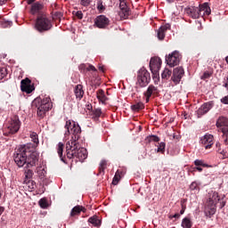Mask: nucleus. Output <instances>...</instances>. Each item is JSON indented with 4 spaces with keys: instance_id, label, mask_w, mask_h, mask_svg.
Instances as JSON below:
<instances>
[{
    "instance_id": "38",
    "label": "nucleus",
    "mask_w": 228,
    "mask_h": 228,
    "mask_svg": "<svg viewBox=\"0 0 228 228\" xmlns=\"http://www.w3.org/2000/svg\"><path fill=\"white\" fill-rule=\"evenodd\" d=\"M146 142H159L158 135H149L146 138Z\"/></svg>"
},
{
    "instance_id": "35",
    "label": "nucleus",
    "mask_w": 228,
    "mask_h": 228,
    "mask_svg": "<svg viewBox=\"0 0 228 228\" xmlns=\"http://www.w3.org/2000/svg\"><path fill=\"white\" fill-rule=\"evenodd\" d=\"M79 69H86L87 71H90V70H93V72H97V69H95L94 67V65H89L87 68H86V65L85 64H81Z\"/></svg>"
},
{
    "instance_id": "42",
    "label": "nucleus",
    "mask_w": 228,
    "mask_h": 228,
    "mask_svg": "<svg viewBox=\"0 0 228 228\" xmlns=\"http://www.w3.org/2000/svg\"><path fill=\"white\" fill-rule=\"evenodd\" d=\"M184 211H186V207L182 206V209L180 210V214L173 215V218H179V216H181V215H184Z\"/></svg>"
},
{
    "instance_id": "34",
    "label": "nucleus",
    "mask_w": 228,
    "mask_h": 228,
    "mask_svg": "<svg viewBox=\"0 0 228 228\" xmlns=\"http://www.w3.org/2000/svg\"><path fill=\"white\" fill-rule=\"evenodd\" d=\"M162 79H168L172 76V71L168 69H165L161 74Z\"/></svg>"
},
{
    "instance_id": "11",
    "label": "nucleus",
    "mask_w": 228,
    "mask_h": 228,
    "mask_svg": "<svg viewBox=\"0 0 228 228\" xmlns=\"http://www.w3.org/2000/svg\"><path fill=\"white\" fill-rule=\"evenodd\" d=\"M20 90L21 92H25V94H31L35 90V86L31 84L29 78H25L20 82Z\"/></svg>"
},
{
    "instance_id": "24",
    "label": "nucleus",
    "mask_w": 228,
    "mask_h": 228,
    "mask_svg": "<svg viewBox=\"0 0 228 228\" xmlns=\"http://www.w3.org/2000/svg\"><path fill=\"white\" fill-rule=\"evenodd\" d=\"M97 99L104 104L106 101H108V97H106V94H104V90L99 89L96 93Z\"/></svg>"
},
{
    "instance_id": "23",
    "label": "nucleus",
    "mask_w": 228,
    "mask_h": 228,
    "mask_svg": "<svg viewBox=\"0 0 228 228\" xmlns=\"http://www.w3.org/2000/svg\"><path fill=\"white\" fill-rule=\"evenodd\" d=\"M30 138H31L33 143H32V142H28V143H30V145H34L33 152H36V151H35V149H37V146L38 143H39V141H38V134H37V133H35V132H32V133L30 134Z\"/></svg>"
},
{
    "instance_id": "53",
    "label": "nucleus",
    "mask_w": 228,
    "mask_h": 228,
    "mask_svg": "<svg viewBox=\"0 0 228 228\" xmlns=\"http://www.w3.org/2000/svg\"><path fill=\"white\" fill-rule=\"evenodd\" d=\"M27 3H28V4H34L35 0H28Z\"/></svg>"
},
{
    "instance_id": "25",
    "label": "nucleus",
    "mask_w": 228,
    "mask_h": 228,
    "mask_svg": "<svg viewBox=\"0 0 228 228\" xmlns=\"http://www.w3.org/2000/svg\"><path fill=\"white\" fill-rule=\"evenodd\" d=\"M89 224H92L94 227H99L101 225V220L97 216H91L88 219Z\"/></svg>"
},
{
    "instance_id": "50",
    "label": "nucleus",
    "mask_w": 228,
    "mask_h": 228,
    "mask_svg": "<svg viewBox=\"0 0 228 228\" xmlns=\"http://www.w3.org/2000/svg\"><path fill=\"white\" fill-rule=\"evenodd\" d=\"M194 170H198V172H202V167H200V166H197L196 167H194Z\"/></svg>"
},
{
    "instance_id": "37",
    "label": "nucleus",
    "mask_w": 228,
    "mask_h": 228,
    "mask_svg": "<svg viewBox=\"0 0 228 228\" xmlns=\"http://www.w3.org/2000/svg\"><path fill=\"white\" fill-rule=\"evenodd\" d=\"M222 133L224 138V143L228 145V128H222Z\"/></svg>"
},
{
    "instance_id": "13",
    "label": "nucleus",
    "mask_w": 228,
    "mask_h": 228,
    "mask_svg": "<svg viewBox=\"0 0 228 228\" xmlns=\"http://www.w3.org/2000/svg\"><path fill=\"white\" fill-rule=\"evenodd\" d=\"M94 24L97 28H104L110 24V20L104 15H100L95 19Z\"/></svg>"
},
{
    "instance_id": "32",
    "label": "nucleus",
    "mask_w": 228,
    "mask_h": 228,
    "mask_svg": "<svg viewBox=\"0 0 228 228\" xmlns=\"http://www.w3.org/2000/svg\"><path fill=\"white\" fill-rule=\"evenodd\" d=\"M108 165V162L104 159H102L100 162V166H99V173L100 174H104V170H106V166Z\"/></svg>"
},
{
    "instance_id": "21",
    "label": "nucleus",
    "mask_w": 228,
    "mask_h": 228,
    "mask_svg": "<svg viewBox=\"0 0 228 228\" xmlns=\"http://www.w3.org/2000/svg\"><path fill=\"white\" fill-rule=\"evenodd\" d=\"M216 126V127H228V118L224 116L219 117Z\"/></svg>"
},
{
    "instance_id": "1",
    "label": "nucleus",
    "mask_w": 228,
    "mask_h": 228,
    "mask_svg": "<svg viewBox=\"0 0 228 228\" xmlns=\"http://www.w3.org/2000/svg\"><path fill=\"white\" fill-rule=\"evenodd\" d=\"M65 136L71 134V139L66 143L67 158L72 159L76 158L78 161H85L88 158V152L85 148H79L77 140L81 138V126L72 120L66 121L65 124Z\"/></svg>"
},
{
    "instance_id": "60",
    "label": "nucleus",
    "mask_w": 228,
    "mask_h": 228,
    "mask_svg": "<svg viewBox=\"0 0 228 228\" xmlns=\"http://www.w3.org/2000/svg\"><path fill=\"white\" fill-rule=\"evenodd\" d=\"M169 218H172V215H169Z\"/></svg>"
},
{
    "instance_id": "43",
    "label": "nucleus",
    "mask_w": 228,
    "mask_h": 228,
    "mask_svg": "<svg viewBox=\"0 0 228 228\" xmlns=\"http://www.w3.org/2000/svg\"><path fill=\"white\" fill-rule=\"evenodd\" d=\"M166 63L169 67H172V53H169L168 55L166 56Z\"/></svg>"
},
{
    "instance_id": "30",
    "label": "nucleus",
    "mask_w": 228,
    "mask_h": 228,
    "mask_svg": "<svg viewBox=\"0 0 228 228\" xmlns=\"http://www.w3.org/2000/svg\"><path fill=\"white\" fill-rule=\"evenodd\" d=\"M199 183L197 182H192L190 185V190H191V191H194L195 193L200 191V187H199Z\"/></svg>"
},
{
    "instance_id": "49",
    "label": "nucleus",
    "mask_w": 228,
    "mask_h": 228,
    "mask_svg": "<svg viewBox=\"0 0 228 228\" xmlns=\"http://www.w3.org/2000/svg\"><path fill=\"white\" fill-rule=\"evenodd\" d=\"M173 139L174 140H181V135L180 134H173Z\"/></svg>"
},
{
    "instance_id": "20",
    "label": "nucleus",
    "mask_w": 228,
    "mask_h": 228,
    "mask_svg": "<svg viewBox=\"0 0 228 228\" xmlns=\"http://www.w3.org/2000/svg\"><path fill=\"white\" fill-rule=\"evenodd\" d=\"M74 94L76 95V99L81 101L83 99V95H85V91L83 90V85H77L74 88Z\"/></svg>"
},
{
    "instance_id": "47",
    "label": "nucleus",
    "mask_w": 228,
    "mask_h": 228,
    "mask_svg": "<svg viewBox=\"0 0 228 228\" xmlns=\"http://www.w3.org/2000/svg\"><path fill=\"white\" fill-rule=\"evenodd\" d=\"M221 102H222L223 104H228V95L223 97V98L221 99Z\"/></svg>"
},
{
    "instance_id": "12",
    "label": "nucleus",
    "mask_w": 228,
    "mask_h": 228,
    "mask_svg": "<svg viewBox=\"0 0 228 228\" xmlns=\"http://www.w3.org/2000/svg\"><path fill=\"white\" fill-rule=\"evenodd\" d=\"M212 109H213V102L203 103L197 110L198 118H200V117L206 115V113H208L209 110Z\"/></svg>"
},
{
    "instance_id": "41",
    "label": "nucleus",
    "mask_w": 228,
    "mask_h": 228,
    "mask_svg": "<svg viewBox=\"0 0 228 228\" xmlns=\"http://www.w3.org/2000/svg\"><path fill=\"white\" fill-rule=\"evenodd\" d=\"M118 181H120V175H118V172H117L113 180H112V184L114 186H117V184H118Z\"/></svg>"
},
{
    "instance_id": "15",
    "label": "nucleus",
    "mask_w": 228,
    "mask_h": 228,
    "mask_svg": "<svg viewBox=\"0 0 228 228\" xmlns=\"http://www.w3.org/2000/svg\"><path fill=\"white\" fill-rule=\"evenodd\" d=\"M170 28H172L170 23H166L165 25L160 26L157 32L159 40H163L165 38V35L167 31H170Z\"/></svg>"
},
{
    "instance_id": "46",
    "label": "nucleus",
    "mask_w": 228,
    "mask_h": 228,
    "mask_svg": "<svg viewBox=\"0 0 228 228\" xmlns=\"http://www.w3.org/2000/svg\"><path fill=\"white\" fill-rule=\"evenodd\" d=\"M80 4H82V6H89L90 0H80Z\"/></svg>"
},
{
    "instance_id": "19",
    "label": "nucleus",
    "mask_w": 228,
    "mask_h": 228,
    "mask_svg": "<svg viewBox=\"0 0 228 228\" xmlns=\"http://www.w3.org/2000/svg\"><path fill=\"white\" fill-rule=\"evenodd\" d=\"M181 60H183V55H181L179 51H175L172 53V67H175V65L181 63Z\"/></svg>"
},
{
    "instance_id": "40",
    "label": "nucleus",
    "mask_w": 228,
    "mask_h": 228,
    "mask_svg": "<svg viewBox=\"0 0 228 228\" xmlns=\"http://www.w3.org/2000/svg\"><path fill=\"white\" fill-rule=\"evenodd\" d=\"M12 24V22L10 20H4L1 21L2 28H11Z\"/></svg>"
},
{
    "instance_id": "51",
    "label": "nucleus",
    "mask_w": 228,
    "mask_h": 228,
    "mask_svg": "<svg viewBox=\"0 0 228 228\" xmlns=\"http://www.w3.org/2000/svg\"><path fill=\"white\" fill-rule=\"evenodd\" d=\"M98 10H104V5H102V4H99Z\"/></svg>"
},
{
    "instance_id": "8",
    "label": "nucleus",
    "mask_w": 228,
    "mask_h": 228,
    "mask_svg": "<svg viewBox=\"0 0 228 228\" xmlns=\"http://www.w3.org/2000/svg\"><path fill=\"white\" fill-rule=\"evenodd\" d=\"M19 129H20V120L19 119V116H14L11 118L9 126L7 127V132L4 133L6 136L9 134H15L19 133Z\"/></svg>"
},
{
    "instance_id": "26",
    "label": "nucleus",
    "mask_w": 228,
    "mask_h": 228,
    "mask_svg": "<svg viewBox=\"0 0 228 228\" xmlns=\"http://www.w3.org/2000/svg\"><path fill=\"white\" fill-rule=\"evenodd\" d=\"M63 147H64L63 142H59L57 144V153L59 155V158H61V160L65 162V159H63Z\"/></svg>"
},
{
    "instance_id": "52",
    "label": "nucleus",
    "mask_w": 228,
    "mask_h": 228,
    "mask_svg": "<svg viewBox=\"0 0 228 228\" xmlns=\"http://www.w3.org/2000/svg\"><path fill=\"white\" fill-rule=\"evenodd\" d=\"M3 213H4V208L0 207V216H1V215H3Z\"/></svg>"
},
{
    "instance_id": "5",
    "label": "nucleus",
    "mask_w": 228,
    "mask_h": 228,
    "mask_svg": "<svg viewBox=\"0 0 228 228\" xmlns=\"http://www.w3.org/2000/svg\"><path fill=\"white\" fill-rule=\"evenodd\" d=\"M220 202L218 192L211 191L208 193V200L205 208V215L211 218L216 213V205Z\"/></svg>"
},
{
    "instance_id": "44",
    "label": "nucleus",
    "mask_w": 228,
    "mask_h": 228,
    "mask_svg": "<svg viewBox=\"0 0 228 228\" xmlns=\"http://www.w3.org/2000/svg\"><path fill=\"white\" fill-rule=\"evenodd\" d=\"M165 151V142H160L157 148V152H163Z\"/></svg>"
},
{
    "instance_id": "55",
    "label": "nucleus",
    "mask_w": 228,
    "mask_h": 228,
    "mask_svg": "<svg viewBox=\"0 0 228 228\" xmlns=\"http://www.w3.org/2000/svg\"><path fill=\"white\" fill-rule=\"evenodd\" d=\"M55 15L56 17H61V12H56Z\"/></svg>"
},
{
    "instance_id": "31",
    "label": "nucleus",
    "mask_w": 228,
    "mask_h": 228,
    "mask_svg": "<svg viewBox=\"0 0 228 228\" xmlns=\"http://www.w3.org/2000/svg\"><path fill=\"white\" fill-rule=\"evenodd\" d=\"M101 115H102V110H101V109H94L93 110V118L94 120H99V117H101Z\"/></svg>"
},
{
    "instance_id": "3",
    "label": "nucleus",
    "mask_w": 228,
    "mask_h": 228,
    "mask_svg": "<svg viewBox=\"0 0 228 228\" xmlns=\"http://www.w3.org/2000/svg\"><path fill=\"white\" fill-rule=\"evenodd\" d=\"M33 106L37 108V117L40 118H44L45 117V113L52 110L53 103L51 102V98H36L33 102Z\"/></svg>"
},
{
    "instance_id": "4",
    "label": "nucleus",
    "mask_w": 228,
    "mask_h": 228,
    "mask_svg": "<svg viewBox=\"0 0 228 228\" xmlns=\"http://www.w3.org/2000/svg\"><path fill=\"white\" fill-rule=\"evenodd\" d=\"M185 13L191 17V19H199V17H203V15H210L211 8L208 3H204L201 5L191 6L185 8Z\"/></svg>"
},
{
    "instance_id": "56",
    "label": "nucleus",
    "mask_w": 228,
    "mask_h": 228,
    "mask_svg": "<svg viewBox=\"0 0 228 228\" xmlns=\"http://www.w3.org/2000/svg\"><path fill=\"white\" fill-rule=\"evenodd\" d=\"M99 70H101L102 72H104V68H102V66H100Z\"/></svg>"
},
{
    "instance_id": "6",
    "label": "nucleus",
    "mask_w": 228,
    "mask_h": 228,
    "mask_svg": "<svg viewBox=\"0 0 228 228\" xmlns=\"http://www.w3.org/2000/svg\"><path fill=\"white\" fill-rule=\"evenodd\" d=\"M35 28L39 33H44V31H49L53 28V22L45 15L41 14L37 19Z\"/></svg>"
},
{
    "instance_id": "9",
    "label": "nucleus",
    "mask_w": 228,
    "mask_h": 228,
    "mask_svg": "<svg viewBox=\"0 0 228 228\" xmlns=\"http://www.w3.org/2000/svg\"><path fill=\"white\" fill-rule=\"evenodd\" d=\"M161 58L152 57L150 61V69L153 76L159 75V69H161Z\"/></svg>"
},
{
    "instance_id": "22",
    "label": "nucleus",
    "mask_w": 228,
    "mask_h": 228,
    "mask_svg": "<svg viewBox=\"0 0 228 228\" xmlns=\"http://www.w3.org/2000/svg\"><path fill=\"white\" fill-rule=\"evenodd\" d=\"M81 211L85 213L86 211V208H85V207L83 206L77 205L71 209L70 216H76V215H79Z\"/></svg>"
},
{
    "instance_id": "54",
    "label": "nucleus",
    "mask_w": 228,
    "mask_h": 228,
    "mask_svg": "<svg viewBox=\"0 0 228 228\" xmlns=\"http://www.w3.org/2000/svg\"><path fill=\"white\" fill-rule=\"evenodd\" d=\"M6 3V0H0V6H3Z\"/></svg>"
},
{
    "instance_id": "2",
    "label": "nucleus",
    "mask_w": 228,
    "mask_h": 228,
    "mask_svg": "<svg viewBox=\"0 0 228 228\" xmlns=\"http://www.w3.org/2000/svg\"><path fill=\"white\" fill-rule=\"evenodd\" d=\"M33 149L34 145L27 143L20 145L19 149L15 151L13 159L17 167L20 168H21V167H25V168L37 167V163H38V153L33 151Z\"/></svg>"
},
{
    "instance_id": "17",
    "label": "nucleus",
    "mask_w": 228,
    "mask_h": 228,
    "mask_svg": "<svg viewBox=\"0 0 228 228\" xmlns=\"http://www.w3.org/2000/svg\"><path fill=\"white\" fill-rule=\"evenodd\" d=\"M156 94H158V87L152 85L149 86L146 92L144 93L146 102H149V101H151V97H152V95H156Z\"/></svg>"
},
{
    "instance_id": "48",
    "label": "nucleus",
    "mask_w": 228,
    "mask_h": 228,
    "mask_svg": "<svg viewBox=\"0 0 228 228\" xmlns=\"http://www.w3.org/2000/svg\"><path fill=\"white\" fill-rule=\"evenodd\" d=\"M76 17H77V19H83V12L77 11L76 12Z\"/></svg>"
},
{
    "instance_id": "27",
    "label": "nucleus",
    "mask_w": 228,
    "mask_h": 228,
    "mask_svg": "<svg viewBox=\"0 0 228 228\" xmlns=\"http://www.w3.org/2000/svg\"><path fill=\"white\" fill-rule=\"evenodd\" d=\"M143 108H145V105L142 102L131 105L132 111H140V110H143Z\"/></svg>"
},
{
    "instance_id": "10",
    "label": "nucleus",
    "mask_w": 228,
    "mask_h": 228,
    "mask_svg": "<svg viewBox=\"0 0 228 228\" xmlns=\"http://www.w3.org/2000/svg\"><path fill=\"white\" fill-rule=\"evenodd\" d=\"M184 76V69L183 67H176L173 69V82L175 85H179L181 79Z\"/></svg>"
},
{
    "instance_id": "45",
    "label": "nucleus",
    "mask_w": 228,
    "mask_h": 228,
    "mask_svg": "<svg viewBox=\"0 0 228 228\" xmlns=\"http://www.w3.org/2000/svg\"><path fill=\"white\" fill-rule=\"evenodd\" d=\"M209 77H211V73L208 71L205 72L203 76H201V79H209Z\"/></svg>"
},
{
    "instance_id": "57",
    "label": "nucleus",
    "mask_w": 228,
    "mask_h": 228,
    "mask_svg": "<svg viewBox=\"0 0 228 228\" xmlns=\"http://www.w3.org/2000/svg\"><path fill=\"white\" fill-rule=\"evenodd\" d=\"M225 61L228 64V56L225 57Z\"/></svg>"
},
{
    "instance_id": "29",
    "label": "nucleus",
    "mask_w": 228,
    "mask_h": 228,
    "mask_svg": "<svg viewBox=\"0 0 228 228\" xmlns=\"http://www.w3.org/2000/svg\"><path fill=\"white\" fill-rule=\"evenodd\" d=\"M182 227L183 228H191V220L188 217H184L182 221Z\"/></svg>"
},
{
    "instance_id": "7",
    "label": "nucleus",
    "mask_w": 228,
    "mask_h": 228,
    "mask_svg": "<svg viewBox=\"0 0 228 228\" xmlns=\"http://www.w3.org/2000/svg\"><path fill=\"white\" fill-rule=\"evenodd\" d=\"M149 83H151V73L145 68H141L137 72V85L144 88Z\"/></svg>"
},
{
    "instance_id": "59",
    "label": "nucleus",
    "mask_w": 228,
    "mask_h": 228,
    "mask_svg": "<svg viewBox=\"0 0 228 228\" xmlns=\"http://www.w3.org/2000/svg\"><path fill=\"white\" fill-rule=\"evenodd\" d=\"M167 3H171V0H167Z\"/></svg>"
},
{
    "instance_id": "16",
    "label": "nucleus",
    "mask_w": 228,
    "mask_h": 228,
    "mask_svg": "<svg viewBox=\"0 0 228 228\" xmlns=\"http://www.w3.org/2000/svg\"><path fill=\"white\" fill-rule=\"evenodd\" d=\"M213 140L214 137L212 134H205L200 139V142L205 147V149H211V146L213 145Z\"/></svg>"
},
{
    "instance_id": "58",
    "label": "nucleus",
    "mask_w": 228,
    "mask_h": 228,
    "mask_svg": "<svg viewBox=\"0 0 228 228\" xmlns=\"http://www.w3.org/2000/svg\"><path fill=\"white\" fill-rule=\"evenodd\" d=\"M224 206H225V203H224V202H223V205L221 206V208H224Z\"/></svg>"
},
{
    "instance_id": "33",
    "label": "nucleus",
    "mask_w": 228,
    "mask_h": 228,
    "mask_svg": "<svg viewBox=\"0 0 228 228\" xmlns=\"http://www.w3.org/2000/svg\"><path fill=\"white\" fill-rule=\"evenodd\" d=\"M38 204L42 209H47L49 207V203H47V200H45V198L39 200Z\"/></svg>"
},
{
    "instance_id": "36",
    "label": "nucleus",
    "mask_w": 228,
    "mask_h": 228,
    "mask_svg": "<svg viewBox=\"0 0 228 228\" xmlns=\"http://www.w3.org/2000/svg\"><path fill=\"white\" fill-rule=\"evenodd\" d=\"M6 76H8V70L6 69V68H1L0 69V81H1V79H4V77H6Z\"/></svg>"
},
{
    "instance_id": "39",
    "label": "nucleus",
    "mask_w": 228,
    "mask_h": 228,
    "mask_svg": "<svg viewBox=\"0 0 228 228\" xmlns=\"http://www.w3.org/2000/svg\"><path fill=\"white\" fill-rule=\"evenodd\" d=\"M33 171L30 168H27V170H25V177L26 179H31V177H33Z\"/></svg>"
},
{
    "instance_id": "14",
    "label": "nucleus",
    "mask_w": 228,
    "mask_h": 228,
    "mask_svg": "<svg viewBox=\"0 0 228 228\" xmlns=\"http://www.w3.org/2000/svg\"><path fill=\"white\" fill-rule=\"evenodd\" d=\"M44 8H45L44 3L36 2L32 4L30 12L32 15H40V13L44 12Z\"/></svg>"
},
{
    "instance_id": "28",
    "label": "nucleus",
    "mask_w": 228,
    "mask_h": 228,
    "mask_svg": "<svg viewBox=\"0 0 228 228\" xmlns=\"http://www.w3.org/2000/svg\"><path fill=\"white\" fill-rule=\"evenodd\" d=\"M195 167H203L204 168H209V165L204 162L202 159H196L194 160Z\"/></svg>"
},
{
    "instance_id": "18",
    "label": "nucleus",
    "mask_w": 228,
    "mask_h": 228,
    "mask_svg": "<svg viewBox=\"0 0 228 228\" xmlns=\"http://www.w3.org/2000/svg\"><path fill=\"white\" fill-rule=\"evenodd\" d=\"M119 8L121 10L120 15L121 17H125V19H127L129 17V8H127V4H126V0H119Z\"/></svg>"
}]
</instances>
